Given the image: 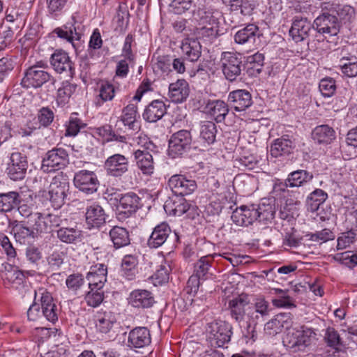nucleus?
Returning a JSON list of instances; mask_svg holds the SVG:
<instances>
[{
	"label": "nucleus",
	"mask_w": 357,
	"mask_h": 357,
	"mask_svg": "<svg viewBox=\"0 0 357 357\" xmlns=\"http://www.w3.org/2000/svg\"><path fill=\"white\" fill-rule=\"evenodd\" d=\"M274 215V207L270 204L262 202L259 205L242 206L236 208L231 218L236 225L248 226L255 220L270 222L273 219Z\"/></svg>",
	"instance_id": "obj_1"
},
{
	"label": "nucleus",
	"mask_w": 357,
	"mask_h": 357,
	"mask_svg": "<svg viewBox=\"0 0 357 357\" xmlns=\"http://www.w3.org/2000/svg\"><path fill=\"white\" fill-rule=\"evenodd\" d=\"M69 185L66 178L61 172L54 176L49 187V199L55 208H61L67 196Z\"/></svg>",
	"instance_id": "obj_2"
},
{
	"label": "nucleus",
	"mask_w": 357,
	"mask_h": 357,
	"mask_svg": "<svg viewBox=\"0 0 357 357\" xmlns=\"http://www.w3.org/2000/svg\"><path fill=\"white\" fill-rule=\"evenodd\" d=\"M231 326L223 321H217L208 324V338L212 346L223 347L231 339Z\"/></svg>",
	"instance_id": "obj_3"
},
{
	"label": "nucleus",
	"mask_w": 357,
	"mask_h": 357,
	"mask_svg": "<svg viewBox=\"0 0 357 357\" xmlns=\"http://www.w3.org/2000/svg\"><path fill=\"white\" fill-rule=\"evenodd\" d=\"M220 64L226 79L232 82L241 75L242 56L240 54L225 52L221 54Z\"/></svg>",
	"instance_id": "obj_4"
},
{
	"label": "nucleus",
	"mask_w": 357,
	"mask_h": 357,
	"mask_svg": "<svg viewBox=\"0 0 357 357\" xmlns=\"http://www.w3.org/2000/svg\"><path fill=\"white\" fill-rule=\"evenodd\" d=\"M45 65L39 63L29 68L22 80L24 86L38 88L48 81L54 82L52 75L45 70Z\"/></svg>",
	"instance_id": "obj_5"
},
{
	"label": "nucleus",
	"mask_w": 357,
	"mask_h": 357,
	"mask_svg": "<svg viewBox=\"0 0 357 357\" xmlns=\"http://www.w3.org/2000/svg\"><path fill=\"white\" fill-rule=\"evenodd\" d=\"M74 185L86 194H93L98 190L99 181L94 172L80 170L74 176Z\"/></svg>",
	"instance_id": "obj_6"
},
{
	"label": "nucleus",
	"mask_w": 357,
	"mask_h": 357,
	"mask_svg": "<svg viewBox=\"0 0 357 357\" xmlns=\"http://www.w3.org/2000/svg\"><path fill=\"white\" fill-rule=\"evenodd\" d=\"M68 161V155L63 149H54L49 151L47 156L43 160L42 169L45 172L55 171L66 165Z\"/></svg>",
	"instance_id": "obj_7"
},
{
	"label": "nucleus",
	"mask_w": 357,
	"mask_h": 357,
	"mask_svg": "<svg viewBox=\"0 0 357 357\" xmlns=\"http://www.w3.org/2000/svg\"><path fill=\"white\" fill-rule=\"evenodd\" d=\"M28 167L26 157L20 152H15L10 155V162L8 163V174L14 181L23 179Z\"/></svg>",
	"instance_id": "obj_8"
},
{
	"label": "nucleus",
	"mask_w": 357,
	"mask_h": 357,
	"mask_svg": "<svg viewBox=\"0 0 357 357\" xmlns=\"http://www.w3.org/2000/svg\"><path fill=\"white\" fill-rule=\"evenodd\" d=\"M190 132L185 130L174 133L169 139L168 152L172 157L181 155L191 143Z\"/></svg>",
	"instance_id": "obj_9"
},
{
	"label": "nucleus",
	"mask_w": 357,
	"mask_h": 357,
	"mask_svg": "<svg viewBox=\"0 0 357 357\" xmlns=\"http://www.w3.org/2000/svg\"><path fill=\"white\" fill-rule=\"evenodd\" d=\"M168 184L172 192L181 197L191 194L197 188L195 181L187 178L181 174H175L171 176Z\"/></svg>",
	"instance_id": "obj_10"
},
{
	"label": "nucleus",
	"mask_w": 357,
	"mask_h": 357,
	"mask_svg": "<svg viewBox=\"0 0 357 357\" xmlns=\"http://www.w3.org/2000/svg\"><path fill=\"white\" fill-rule=\"evenodd\" d=\"M128 159L121 154H114L107 158L104 168L107 174L111 176L119 177L128 170Z\"/></svg>",
	"instance_id": "obj_11"
},
{
	"label": "nucleus",
	"mask_w": 357,
	"mask_h": 357,
	"mask_svg": "<svg viewBox=\"0 0 357 357\" xmlns=\"http://www.w3.org/2000/svg\"><path fill=\"white\" fill-rule=\"evenodd\" d=\"M313 26L319 33L328 34L331 36H336L340 31L337 17L328 13L317 17L314 21Z\"/></svg>",
	"instance_id": "obj_12"
},
{
	"label": "nucleus",
	"mask_w": 357,
	"mask_h": 357,
	"mask_svg": "<svg viewBox=\"0 0 357 357\" xmlns=\"http://www.w3.org/2000/svg\"><path fill=\"white\" fill-rule=\"evenodd\" d=\"M38 294L40 296V307L43 316L49 321L54 322L58 319L57 307L51 294L45 289H40L38 292L35 291V301Z\"/></svg>",
	"instance_id": "obj_13"
},
{
	"label": "nucleus",
	"mask_w": 357,
	"mask_h": 357,
	"mask_svg": "<svg viewBox=\"0 0 357 357\" xmlns=\"http://www.w3.org/2000/svg\"><path fill=\"white\" fill-rule=\"evenodd\" d=\"M291 325V318L289 313H280L268 321L264 326L265 332L270 335L280 333L283 328L288 329Z\"/></svg>",
	"instance_id": "obj_14"
},
{
	"label": "nucleus",
	"mask_w": 357,
	"mask_h": 357,
	"mask_svg": "<svg viewBox=\"0 0 357 357\" xmlns=\"http://www.w3.org/2000/svg\"><path fill=\"white\" fill-rule=\"evenodd\" d=\"M151 341L149 330L146 327H136L131 330L128 335V345L139 349L148 346Z\"/></svg>",
	"instance_id": "obj_15"
},
{
	"label": "nucleus",
	"mask_w": 357,
	"mask_h": 357,
	"mask_svg": "<svg viewBox=\"0 0 357 357\" xmlns=\"http://www.w3.org/2000/svg\"><path fill=\"white\" fill-rule=\"evenodd\" d=\"M312 24L306 18L296 17L289 30V34L296 42H301L309 36Z\"/></svg>",
	"instance_id": "obj_16"
},
{
	"label": "nucleus",
	"mask_w": 357,
	"mask_h": 357,
	"mask_svg": "<svg viewBox=\"0 0 357 357\" xmlns=\"http://www.w3.org/2000/svg\"><path fill=\"white\" fill-rule=\"evenodd\" d=\"M228 101L237 112L245 110L252 103L251 94L245 90H236L230 92Z\"/></svg>",
	"instance_id": "obj_17"
},
{
	"label": "nucleus",
	"mask_w": 357,
	"mask_h": 357,
	"mask_svg": "<svg viewBox=\"0 0 357 357\" xmlns=\"http://www.w3.org/2000/svg\"><path fill=\"white\" fill-rule=\"evenodd\" d=\"M312 174L305 170H296L288 175L284 183L275 184V188H279L280 190H284V188L287 187H299L312 180Z\"/></svg>",
	"instance_id": "obj_18"
},
{
	"label": "nucleus",
	"mask_w": 357,
	"mask_h": 357,
	"mask_svg": "<svg viewBox=\"0 0 357 357\" xmlns=\"http://www.w3.org/2000/svg\"><path fill=\"white\" fill-rule=\"evenodd\" d=\"M181 49L184 58L190 62H196L201 57L202 45L197 39L185 38L181 43Z\"/></svg>",
	"instance_id": "obj_19"
},
{
	"label": "nucleus",
	"mask_w": 357,
	"mask_h": 357,
	"mask_svg": "<svg viewBox=\"0 0 357 357\" xmlns=\"http://www.w3.org/2000/svg\"><path fill=\"white\" fill-rule=\"evenodd\" d=\"M86 279L89 287L102 289L107 281V268L104 264H98L92 267L88 273Z\"/></svg>",
	"instance_id": "obj_20"
},
{
	"label": "nucleus",
	"mask_w": 357,
	"mask_h": 357,
	"mask_svg": "<svg viewBox=\"0 0 357 357\" xmlns=\"http://www.w3.org/2000/svg\"><path fill=\"white\" fill-rule=\"evenodd\" d=\"M189 93V84L183 79H178L169 86V97L172 102H183L188 97Z\"/></svg>",
	"instance_id": "obj_21"
},
{
	"label": "nucleus",
	"mask_w": 357,
	"mask_h": 357,
	"mask_svg": "<svg viewBox=\"0 0 357 357\" xmlns=\"http://www.w3.org/2000/svg\"><path fill=\"white\" fill-rule=\"evenodd\" d=\"M51 65L58 73H69L72 75L73 63L68 54L63 51H56L51 56Z\"/></svg>",
	"instance_id": "obj_22"
},
{
	"label": "nucleus",
	"mask_w": 357,
	"mask_h": 357,
	"mask_svg": "<svg viewBox=\"0 0 357 357\" xmlns=\"http://www.w3.org/2000/svg\"><path fill=\"white\" fill-rule=\"evenodd\" d=\"M172 233V230L166 222H162L157 225L152 231L148 245L153 248H157L165 243Z\"/></svg>",
	"instance_id": "obj_23"
},
{
	"label": "nucleus",
	"mask_w": 357,
	"mask_h": 357,
	"mask_svg": "<svg viewBox=\"0 0 357 357\" xmlns=\"http://www.w3.org/2000/svg\"><path fill=\"white\" fill-rule=\"evenodd\" d=\"M165 207L169 208L174 215L181 216L185 214L187 218H193L197 210L183 197L176 199L172 203L165 205Z\"/></svg>",
	"instance_id": "obj_24"
},
{
	"label": "nucleus",
	"mask_w": 357,
	"mask_h": 357,
	"mask_svg": "<svg viewBox=\"0 0 357 357\" xmlns=\"http://www.w3.org/2000/svg\"><path fill=\"white\" fill-rule=\"evenodd\" d=\"M205 109L217 123L222 122L229 111L228 105L221 100H208Z\"/></svg>",
	"instance_id": "obj_25"
},
{
	"label": "nucleus",
	"mask_w": 357,
	"mask_h": 357,
	"mask_svg": "<svg viewBox=\"0 0 357 357\" xmlns=\"http://www.w3.org/2000/svg\"><path fill=\"white\" fill-rule=\"evenodd\" d=\"M128 301L132 306L138 308L149 307L154 303L152 294L144 289L132 291L129 296Z\"/></svg>",
	"instance_id": "obj_26"
},
{
	"label": "nucleus",
	"mask_w": 357,
	"mask_h": 357,
	"mask_svg": "<svg viewBox=\"0 0 357 357\" xmlns=\"http://www.w3.org/2000/svg\"><path fill=\"white\" fill-rule=\"evenodd\" d=\"M66 222L57 231V238L64 243H77L82 241V232L77 226L67 227Z\"/></svg>",
	"instance_id": "obj_27"
},
{
	"label": "nucleus",
	"mask_w": 357,
	"mask_h": 357,
	"mask_svg": "<svg viewBox=\"0 0 357 357\" xmlns=\"http://www.w3.org/2000/svg\"><path fill=\"white\" fill-rule=\"evenodd\" d=\"M166 113V106L163 101L155 100L144 109L143 118L149 122H156Z\"/></svg>",
	"instance_id": "obj_28"
},
{
	"label": "nucleus",
	"mask_w": 357,
	"mask_h": 357,
	"mask_svg": "<svg viewBox=\"0 0 357 357\" xmlns=\"http://www.w3.org/2000/svg\"><path fill=\"white\" fill-rule=\"evenodd\" d=\"M137 165L144 174L151 175L154 171L152 155L147 151L138 149L134 153Z\"/></svg>",
	"instance_id": "obj_29"
},
{
	"label": "nucleus",
	"mask_w": 357,
	"mask_h": 357,
	"mask_svg": "<svg viewBox=\"0 0 357 357\" xmlns=\"http://www.w3.org/2000/svg\"><path fill=\"white\" fill-rule=\"evenodd\" d=\"M294 148V142L286 137L276 139L271 146L270 153L278 158L289 155Z\"/></svg>",
	"instance_id": "obj_30"
},
{
	"label": "nucleus",
	"mask_w": 357,
	"mask_h": 357,
	"mask_svg": "<svg viewBox=\"0 0 357 357\" xmlns=\"http://www.w3.org/2000/svg\"><path fill=\"white\" fill-rule=\"evenodd\" d=\"M312 137L314 142L319 144H329L335 140V131L328 125L317 126L312 132Z\"/></svg>",
	"instance_id": "obj_31"
},
{
	"label": "nucleus",
	"mask_w": 357,
	"mask_h": 357,
	"mask_svg": "<svg viewBox=\"0 0 357 357\" xmlns=\"http://www.w3.org/2000/svg\"><path fill=\"white\" fill-rule=\"evenodd\" d=\"M139 203V198L135 193H127L120 198L118 210L128 216L137 211Z\"/></svg>",
	"instance_id": "obj_32"
},
{
	"label": "nucleus",
	"mask_w": 357,
	"mask_h": 357,
	"mask_svg": "<svg viewBox=\"0 0 357 357\" xmlns=\"http://www.w3.org/2000/svg\"><path fill=\"white\" fill-rule=\"evenodd\" d=\"M106 215L103 208L98 204L89 206L86 212L87 224L92 227H98L105 222Z\"/></svg>",
	"instance_id": "obj_33"
},
{
	"label": "nucleus",
	"mask_w": 357,
	"mask_h": 357,
	"mask_svg": "<svg viewBox=\"0 0 357 357\" xmlns=\"http://www.w3.org/2000/svg\"><path fill=\"white\" fill-rule=\"evenodd\" d=\"M257 36H259V27L255 24H250L236 33L234 40L241 45L254 43Z\"/></svg>",
	"instance_id": "obj_34"
},
{
	"label": "nucleus",
	"mask_w": 357,
	"mask_h": 357,
	"mask_svg": "<svg viewBox=\"0 0 357 357\" xmlns=\"http://www.w3.org/2000/svg\"><path fill=\"white\" fill-rule=\"evenodd\" d=\"M109 234L116 249L125 247L130 243L129 233L124 227L114 226L110 229Z\"/></svg>",
	"instance_id": "obj_35"
},
{
	"label": "nucleus",
	"mask_w": 357,
	"mask_h": 357,
	"mask_svg": "<svg viewBox=\"0 0 357 357\" xmlns=\"http://www.w3.org/2000/svg\"><path fill=\"white\" fill-rule=\"evenodd\" d=\"M248 303L247 296L243 295H241L229 301V306L231 309V316L237 321L243 319L246 310L245 307Z\"/></svg>",
	"instance_id": "obj_36"
},
{
	"label": "nucleus",
	"mask_w": 357,
	"mask_h": 357,
	"mask_svg": "<svg viewBox=\"0 0 357 357\" xmlns=\"http://www.w3.org/2000/svg\"><path fill=\"white\" fill-rule=\"evenodd\" d=\"M14 237L16 241L20 244L29 243L30 240L36 237L35 231L29 226H25L22 222L16 224L13 227Z\"/></svg>",
	"instance_id": "obj_37"
},
{
	"label": "nucleus",
	"mask_w": 357,
	"mask_h": 357,
	"mask_svg": "<svg viewBox=\"0 0 357 357\" xmlns=\"http://www.w3.org/2000/svg\"><path fill=\"white\" fill-rule=\"evenodd\" d=\"M137 114V107L136 105L132 103L128 104L123 108L120 121L125 126H127L130 130H135L137 128L136 122Z\"/></svg>",
	"instance_id": "obj_38"
},
{
	"label": "nucleus",
	"mask_w": 357,
	"mask_h": 357,
	"mask_svg": "<svg viewBox=\"0 0 357 357\" xmlns=\"http://www.w3.org/2000/svg\"><path fill=\"white\" fill-rule=\"evenodd\" d=\"M255 311L248 313L252 324H257V320L259 319V315L261 317L268 316L269 314V303L264 298H257L254 303Z\"/></svg>",
	"instance_id": "obj_39"
},
{
	"label": "nucleus",
	"mask_w": 357,
	"mask_h": 357,
	"mask_svg": "<svg viewBox=\"0 0 357 357\" xmlns=\"http://www.w3.org/2000/svg\"><path fill=\"white\" fill-rule=\"evenodd\" d=\"M197 15L199 17L200 25L219 26L221 13L211 9H199Z\"/></svg>",
	"instance_id": "obj_40"
},
{
	"label": "nucleus",
	"mask_w": 357,
	"mask_h": 357,
	"mask_svg": "<svg viewBox=\"0 0 357 357\" xmlns=\"http://www.w3.org/2000/svg\"><path fill=\"white\" fill-rule=\"evenodd\" d=\"M75 23V17L73 16L72 22L70 26L66 24L63 28H56L54 30V33H56L59 38L66 39L73 44L74 40H78L80 38L79 34L77 32L76 28L74 26Z\"/></svg>",
	"instance_id": "obj_41"
},
{
	"label": "nucleus",
	"mask_w": 357,
	"mask_h": 357,
	"mask_svg": "<svg viewBox=\"0 0 357 357\" xmlns=\"http://www.w3.org/2000/svg\"><path fill=\"white\" fill-rule=\"evenodd\" d=\"M28 225L35 231L36 235L47 233L50 230L45 214L40 213L36 212L33 214Z\"/></svg>",
	"instance_id": "obj_42"
},
{
	"label": "nucleus",
	"mask_w": 357,
	"mask_h": 357,
	"mask_svg": "<svg viewBox=\"0 0 357 357\" xmlns=\"http://www.w3.org/2000/svg\"><path fill=\"white\" fill-rule=\"evenodd\" d=\"M115 321L114 316L111 312L100 313L97 315L96 327L100 333H107Z\"/></svg>",
	"instance_id": "obj_43"
},
{
	"label": "nucleus",
	"mask_w": 357,
	"mask_h": 357,
	"mask_svg": "<svg viewBox=\"0 0 357 357\" xmlns=\"http://www.w3.org/2000/svg\"><path fill=\"white\" fill-rule=\"evenodd\" d=\"M216 132L215 124L212 121H205L201 126L200 139L204 143L210 145L215 142Z\"/></svg>",
	"instance_id": "obj_44"
},
{
	"label": "nucleus",
	"mask_w": 357,
	"mask_h": 357,
	"mask_svg": "<svg viewBox=\"0 0 357 357\" xmlns=\"http://www.w3.org/2000/svg\"><path fill=\"white\" fill-rule=\"evenodd\" d=\"M19 195L16 192L0 193V211L8 212L12 211L17 204Z\"/></svg>",
	"instance_id": "obj_45"
},
{
	"label": "nucleus",
	"mask_w": 357,
	"mask_h": 357,
	"mask_svg": "<svg viewBox=\"0 0 357 357\" xmlns=\"http://www.w3.org/2000/svg\"><path fill=\"white\" fill-rule=\"evenodd\" d=\"M137 259L133 255H126L122 261V271L123 276L128 280H132L136 273Z\"/></svg>",
	"instance_id": "obj_46"
},
{
	"label": "nucleus",
	"mask_w": 357,
	"mask_h": 357,
	"mask_svg": "<svg viewBox=\"0 0 357 357\" xmlns=\"http://www.w3.org/2000/svg\"><path fill=\"white\" fill-rule=\"evenodd\" d=\"M77 86L68 82H63L57 90L56 101L59 105L67 103L75 93Z\"/></svg>",
	"instance_id": "obj_47"
},
{
	"label": "nucleus",
	"mask_w": 357,
	"mask_h": 357,
	"mask_svg": "<svg viewBox=\"0 0 357 357\" xmlns=\"http://www.w3.org/2000/svg\"><path fill=\"white\" fill-rule=\"evenodd\" d=\"M327 194L321 189H316L308 197V204L312 211L318 209L319 205L325 202Z\"/></svg>",
	"instance_id": "obj_48"
},
{
	"label": "nucleus",
	"mask_w": 357,
	"mask_h": 357,
	"mask_svg": "<svg viewBox=\"0 0 357 357\" xmlns=\"http://www.w3.org/2000/svg\"><path fill=\"white\" fill-rule=\"evenodd\" d=\"M90 291L85 296V301L91 307L98 306L103 301L104 294L102 289L89 288Z\"/></svg>",
	"instance_id": "obj_49"
},
{
	"label": "nucleus",
	"mask_w": 357,
	"mask_h": 357,
	"mask_svg": "<svg viewBox=\"0 0 357 357\" xmlns=\"http://www.w3.org/2000/svg\"><path fill=\"white\" fill-rule=\"evenodd\" d=\"M211 257L210 256H204L202 257L195 264V275L198 277L202 278H204L211 267V260L210 259Z\"/></svg>",
	"instance_id": "obj_50"
},
{
	"label": "nucleus",
	"mask_w": 357,
	"mask_h": 357,
	"mask_svg": "<svg viewBox=\"0 0 357 357\" xmlns=\"http://www.w3.org/2000/svg\"><path fill=\"white\" fill-rule=\"evenodd\" d=\"M319 88L324 96L331 97L336 91L335 81L331 77L324 78L320 81Z\"/></svg>",
	"instance_id": "obj_51"
},
{
	"label": "nucleus",
	"mask_w": 357,
	"mask_h": 357,
	"mask_svg": "<svg viewBox=\"0 0 357 357\" xmlns=\"http://www.w3.org/2000/svg\"><path fill=\"white\" fill-rule=\"evenodd\" d=\"M356 235V232L352 230L342 233L337 238V248L338 250H343L349 247L354 242Z\"/></svg>",
	"instance_id": "obj_52"
},
{
	"label": "nucleus",
	"mask_w": 357,
	"mask_h": 357,
	"mask_svg": "<svg viewBox=\"0 0 357 357\" xmlns=\"http://www.w3.org/2000/svg\"><path fill=\"white\" fill-rule=\"evenodd\" d=\"M296 335H297L298 341V349L305 347L311 342L312 337L315 335L314 333L310 328L302 331H296Z\"/></svg>",
	"instance_id": "obj_53"
},
{
	"label": "nucleus",
	"mask_w": 357,
	"mask_h": 357,
	"mask_svg": "<svg viewBox=\"0 0 357 357\" xmlns=\"http://www.w3.org/2000/svg\"><path fill=\"white\" fill-rule=\"evenodd\" d=\"M255 8L254 0H239L236 8H231L232 11H239L244 16H250Z\"/></svg>",
	"instance_id": "obj_54"
},
{
	"label": "nucleus",
	"mask_w": 357,
	"mask_h": 357,
	"mask_svg": "<svg viewBox=\"0 0 357 357\" xmlns=\"http://www.w3.org/2000/svg\"><path fill=\"white\" fill-rule=\"evenodd\" d=\"M193 0H173L170 4L172 11L176 14H182L191 8Z\"/></svg>",
	"instance_id": "obj_55"
},
{
	"label": "nucleus",
	"mask_w": 357,
	"mask_h": 357,
	"mask_svg": "<svg viewBox=\"0 0 357 357\" xmlns=\"http://www.w3.org/2000/svg\"><path fill=\"white\" fill-rule=\"evenodd\" d=\"M337 14L344 22H351L355 17V10L349 5L339 6Z\"/></svg>",
	"instance_id": "obj_56"
},
{
	"label": "nucleus",
	"mask_w": 357,
	"mask_h": 357,
	"mask_svg": "<svg viewBox=\"0 0 357 357\" xmlns=\"http://www.w3.org/2000/svg\"><path fill=\"white\" fill-rule=\"evenodd\" d=\"M54 117V112L48 107L41 108L38 114V121L44 127L48 126L53 121Z\"/></svg>",
	"instance_id": "obj_57"
},
{
	"label": "nucleus",
	"mask_w": 357,
	"mask_h": 357,
	"mask_svg": "<svg viewBox=\"0 0 357 357\" xmlns=\"http://www.w3.org/2000/svg\"><path fill=\"white\" fill-rule=\"evenodd\" d=\"M114 87L109 82H103L100 87V97L103 101L112 100L114 97Z\"/></svg>",
	"instance_id": "obj_58"
},
{
	"label": "nucleus",
	"mask_w": 357,
	"mask_h": 357,
	"mask_svg": "<svg viewBox=\"0 0 357 357\" xmlns=\"http://www.w3.org/2000/svg\"><path fill=\"white\" fill-rule=\"evenodd\" d=\"M335 235L329 229H324L320 231H317L311 234L310 240L312 241L319 242L320 243L333 240Z\"/></svg>",
	"instance_id": "obj_59"
},
{
	"label": "nucleus",
	"mask_w": 357,
	"mask_h": 357,
	"mask_svg": "<svg viewBox=\"0 0 357 357\" xmlns=\"http://www.w3.org/2000/svg\"><path fill=\"white\" fill-rule=\"evenodd\" d=\"M12 123L6 116H0V139L6 141L11 137Z\"/></svg>",
	"instance_id": "obj_60"
},
{
	"label": "nucleus",
	"mask_w": 357,
	"mask_h": 357,
	"mask_svg": "<svg viewBox=\"0 0 357 357\" xmlns=\"http://www.w3.org/2000/svg\"><path fill=\"white\" fill-rule=\"evenodd\" d=\"M0 246L5 252L8 259H14L16 257V250L10 243V239L6 236H0Z\"/></svg>",
	"instance_id": "obj_61"
},
{
	"label": "nucleus",
	"mask_w": 357,
	"mask_h": 357,
	"mask_svg": "<svg viewBox=\"0 0 357 357\" xmlns=\"http://www.w3.org/2000/svg\"><path fill=\"white\" fill-rule=\"evenodd\" d=\"M219 26L202 25L199 33L203 37L213 39L216 38L219 33Z\"/></svg>",
	"instance_id": "obj_62"
},
{
	"label": "nucleus",
	"mask_w": 357,
	"mask_h": 357,
	"mask_svg": "<svg viewBox=\"0 0 357 357\" xmlns=\"http://www.w3.org/2000/svg\"><path fill=\"white\" fill-rule=\"evenodd\" d=\"M325 339L328 346L331 347L336 348L340 344V335L334 328H328L326 330Z\"/></svg>",
	"instance_id": "obj_63"
},
{
	"label": "nucleus",
	"mask_w": 357,
	"mask_h": 357,
	"mask_svg": "<svg viewBox=\"0 0 357 357\" xmlns=\"http://www.w3.org/2000/svg\"><path fill=\"white\" fill-rule=\"evenodd\" d=\"M66 283L69 289L77 290L83 284L84 278L80 274H72L67 278Z\"/></svg>",
	"instance_id": "obj_64"
}]
</instances>
